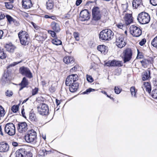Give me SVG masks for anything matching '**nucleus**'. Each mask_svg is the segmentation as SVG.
Instances as JSON below:
<instances>
[{"instance_id":"59","label":"nucleus","mask_w":157,"mask_h":157,"mask_svg":"<svg viewBox=\"0 0 157 157\" xmlns=\"http://www.w3.org/2000/svg\"><path fill=\"white\" fill-rule=\"evenodd\" d=\"M123 26V25L121 23L117 25V27L120 29H122Z\"/></svg>"},{"instance_id":"7","label":"nucleus","mask_w":157,"mask_h":157,"mask_svg":"<svg viewBox=\"0 0 157 157\" xmlns=\"http://www.w3.org/2000/svg\"><path fill=\"white\" fill-rule=\"evenodd\" d=\"M14 125L12 123H7L4 127V132L9 136H13L15 133Z\"/></svg>"},{"instance_id":"14","label":"nucleus","mask_w":157,"mask_h":157,"mask_svg":"<svg viewBox=\"0 0 157 157\" xmlns=\"http://www.w3.org/2000/svg\"><path fill=\"white\" fill-rule=\"evenodd\" d=\"M18 130L19 132L23 133L28 129V125L25 122H20L18 124Z\"/></svg>"},{"instance_id":"4","label":"nucleus","mask_w":157,"mask_h":157,"mask_svg":"<svg viewBox=\"0 0 157 157\" xmlns=\"http://www.w3.org/2000/svg\"><path fill=\"white\" fill-rule=\"evenodd\" d=\"M137 19L140 24H145L149 22L150 17L148 13L145 12H142L138 14Z\"/></svg>"},{"instance_id":"50","label":"nucleus","mask_w":157,"mask_h":157,"mask_svg":"<svg viewBox=\"0 0 157 157\" xmlns=\"http://www.w3.org/2000/svg\"><path fill=\"white\" fill-rule=\"evenodd\" d=\"M12 23H14V25L16 26H18L19 25V22L15 19L13 20Z\"/></svg>"},{"instance_id":"47","label":"nucleus","mask_w":157,"mask_h":157,"mask_svg":"<svg viewBox=\"0 0 157 157\" xmlns=\"http://www.w3.org/2000/svg\"><path fill=\"white\" fill-rule=\"evenodd\" d=\"M38 89L37 88H35L32 90V95H34L36 94L38 92Z\"/></svg>"},{"instance_id":"46","label":"nucleus","mask_w":157,"mask_h":157,"mask_svg":"<svg viewBox=\"0 0 157 157\" xmlns=\"http://www.w3.org/2000/svg\"><path fill=\"white\" fill-rule=\"evenodd\" d=\"M150 2L153 6H155L157 5V0H150Z\"/></svg>"},{"instance_id":"37","label":"nucleus","mask_w":157,"mask_h":157,"mask_svg":"<svg viewBox=\"0 0 157 157\" xmlns=\"http://www.w3.org/2000/svg\"><path fill=\"white\" fill-rule=\"evenodd\" d=\"M95 91V89H92L91 88H89L86 90L82 92V94H88L90 93L91 92H93Z\"/></svg>"},{"instance_id":"61","label":"nucleus","mask_w":157,"mask_h":157,"mask_svg":"<svg viewBox=\"0 0 157 157\" xmlns=\"http://www.w3.org/2000/svg\"><path fill=\"white\" fill-rule=\"evenodd\" d=\"M105 65L108 66H111V62H108L105 63Z\"/></svg>"},{"instance_id":"42","label":"nucleus","mask_w":157,"mask_h":157,"mask_svg":"<svg viewBox=\"0 0 157 157\" xmlns=\"http://www.w3.org/2000/svg\"><path fill=\"white\" fill-rule=\"evenodd\" d=\"M114 91L115 93L118 94L121 92V89L118 86H115L114 88Z\"/></svg>"},{"instance_id":"8","label":"nucleus","mask_w":157,"mask_h":157,"mask_svg":"<svg viewBox=\"0 0 157 157\" xmlns=\"http://www.w3.org/2000/svg\"><path fill=\"white\" fill-rule=\"evenodd\" d=\"M130 33L136 37L140 36L142 33V30L139 27L134 25H132L130 27Z\"/></svg>"},{"instance_id":"6","label":"nucleus","mask_w":157,"mask_h":157,"mask_svg":"<svg viewBox=\"0 0 157 157\" xmlns=\"http://www.w3.org/2000/svg\"><path fill=\"white\" fill-rule=\"evenodd\" d=\"M132 51L130 48L124 50L122 53V58L124 63L130 61L132 58Z\"/></svg>"},{"instance_id":"3","label":"nucleus","mask_w":157,"mask_h":157,"mask_svg":"<svg viewBox=\"0 0 157 157\" xmlns=\"http://www.w3.org/2000/svg\"><path fill=\"white\" fill-rule=\"evenodd\" d=\"M18 36L21 44L25 46L29 44V38L27 33L25 31H21L19 32Z\"/></svg>"},{"instance_id":"62","label":"nucleus","mask_w":157,"mask_h":157,"mask_svg":"<svg viewBox=\"0 0 157 157\" xmlns=\"http://www.w3.org/2000/svg\"><path fill=\"white\" fill-rule=\"evenodd\" d=\"M0 134L2 136H3V134L2 132V126L1 125L0 126Z\"/></svg>"},{"instance_id":"29","label":"nucleus","mask_w":157,"mask_h":157,"mask_svg":"<svg viewBox=\"0 0 157 157\" xmlns=\"http://www.w3.org/2000/svg\"><path fill=\"white\" fill-rule=\"evenodd\" d=\"M130 91L132 96L134 98H136L137 96L136 95V93L137 92V90H136L134 87L132 86L131 87Z\"/></svg>"},{"instance_id":"26","label":"nucleus","mask_w":157,"mask_h":157,"mask_svg":"<svg viewBox=\"0 0 157 157\" xmlns=\"http://www.w3.org/2000/svg\"><path fill=\"white\" fill-rule=\"evenodd\" d=\"M47 8L48 10L52 9L54 6V2L53 0H48L46 2Z\"/></svg>"},{"instance_id":"60","label":"nucleus","mask_w":157,"mask_h":157,"mask_svg":"<svg viewBox=\"0 0 157 157\" xmlns=\"http://www.w3.org/2000/svg\"><path fill=\"white\" fill-rule=\"evenodd\" d=\"M41 151H42V152L43 153V154H41L40 155H44V156H45V152H47V151L45 150L40 151V153H41ZM47 152H48V151H47Z\"/></svg>"},{"instance_id":"49","label":"nucleus","mask_w":157,"mask_h":157,"mask_svg":"<svg viewBox=\"0 0 157 157\" xmlns=\"http://www.w3.org/2000/svg\"><path fill=\"white\" fill-rule=\"evenodd\" d=\"M25 154V155L24 157H32V155L30 152H28L26 151V153Z\"/></svg>"},{"instance_id":"21","label":"nucleus","mask_w":157,"mask_h":157,"mask_svg":"<svg viewBox=\"0 0 157 157\" xmlns=\"http://www.w3.org/2000/svg\"><path fill=\"white\" fill-rule=\"evenodd\" d=\"M22 6L25 9H29L32 7L33 4L31 0H23Z\"/></svg>"},{"instance_id":"27","label":"nucleus","mask_w":157,"mask_h":157,"mask_svg":"<svg viewBox=\"0 0 157 157\" xmlns=\"http://www.w3.org/2000/svg\"><path fill=\"white\" fill-rule=\"evenodd\" d=\"M141 1L140 0H134L132 2V6L135 8H137L141 5Z\"/></svg>"},{"instance_id":"17","label":"nucleus","mask_w":157,"mask_h":157,"mask_svg":"<svg viewBox=\"0 0 157 157\" xmlns=\"http://www.w3.org/2000/svg\"><path fill=\"white\" fill-rule=\"evenodd\" d=\"M124 19L126 25H129L133 22L132 14L125 13Z\"/></svg>"},{"instance_id":"52","label":"nucleus","mask_w":157,"mask_h":157,"mask_svg":"<svg viewBox=\"0 0 157 157\" xmlns=\"http://www.w3.org/2000/svg\"><path fill=\"white\" fill-rule=\"evenodd\" d=\"M21 113L22 116L24 118H26V117L25 115V112L24 109H22Z\"/></svg>"},{"instance_id":"9","label":"nucleus","mask_w":157,"mask_h":157,"mask_svg":"<svg viewBox=\"0 0 157 157\" xmlns=\"http://www.w3.org/2000/svg\"><path fill=\"white\" fill-rule=\"evenodd\" d=\"M19 72L22 75L29 78H31L33 77V75L29 69L27 67H22L19 70Z\"/></svg>"},{"instance_id":"1","label":"nucleus","mask_w":157,"mask_h":157,"mask_svg":"<svg viewBox=\"0 0 157 157\" xmlns=\"http://www.w3.org/2000/svg\"><path fill=\"white\" fill-rule=\"evenodd\" d=\"M78 76L76 74H72L68 76L67 78L65 81L66 85L69 86L70 92L74 93L77 90L79 84L76 82L78 80Z\"/></svg>"},{"instance_id":"31","label":"nucleus","mask_w":157,"mask_h":157,"mask_svg":"<svg viewBox=\"0 0 157 157\" xmlns=\"http://www.w3.org/2000/svg\"><path fill=\"white\" fill-rule=\"evenodd\" d=\"M13 2V0H12V1L10 2H5V5L6 7L8 9H12L13 7V5L12 4Z\"/></svg>"},{"instance_id":"33","label":"nucleus","mask_w":157,"mask_h":157,"mask_svg":"<svg viewBox=\"0 0 157 157\" xmlns=\"http://www.w3.org/2000/svg\"><path fill=\"white\" fill-rule=\"evenodd\" d=\"M151 96L153 98L157 99V89H155L152 91Z\"/></svg>"},{"instance_id":"48","label":"nucleus","mask_w":157,"mask_h":157,"mask_svg":"<svg viewBox=\"0 0 157 157\" xmlns=\"http://www.w3.org/2000/svg\"><path fill=\"white\" fill-rule=\"evenodd\" d=\"M146 40L145 38L143 39L139 43V44L141 46H143L146 43Z\"/></svg>"},{"instance_id":"56","label":"nucleus","mask_w":157,"mask_h":157,"mask_svg":"<svg viewBox=\"0 0 157 157\" xmlns=\"http://www.w3.org/2000/svg\"><path fill=\"white\" fill-rule=\"evenodd\" d=\"M5 114V110H3L1 111H0V115L1 117L3 116Z\"/></svg>"},{"instance_id":"24","label":"nucleus","mask_w":157,"mask_h":157,"mask_svg":"<svg viewBox=\"0 0 157 157\" xmlns=\"http://www.w3.org/2000/svg\"><path fill=\"white\" fill-rule=\"evenodd\" d=\"M143 88L144 87L146 89V90L148 93H150L151 90V85L148 82H144L143 86ZM144 90V88H143Z\"/></svg>"},{"instance_id":"10","label":"nucleus","mask_w":157,"mask_h":157,"mask_svg":"<svg viewBox=\"0 0 157 157\" xmlns=\"http://www.w3.org/2000/svg\"><path fill=\"white\" fill-rule=\"evenodd\" d=\"M92 16L93 20L98 21L101 18V14L99 8L98 7H94L92 10Z\"/></svg>"},{"instance_id":"39","label":"nucleus","mask_w":157,"mask_h":157,"mask_svg":"<svg viewBox=\"0 0 157 157\" xmlns=\"http://www.w3.org/2000/svg\"><path fill=\"white\" fill-rule=\"evenodd\" d=\"M8 21L11 24L12 23V21L14 19L12 18L11 16L8 15H6V16Z\"/></svg>"},{"instance_id":"5","label":"nucleus","mask_w":157,"mask_h":157,"mask_svg":"<svg viewBox=\"0 0 157 157\" xmlns=\"http://www.w3.org/2000/svg\"><path fill=\"white\" fill-rule=\"evenodd\" d=\"M36 133L33 129L29 130L25 136V140L28 143L34 142L36 141Z\"/></svg>"},{"instance_id":"13","label":"nucleus","mask_w":157,"mask_h":157,"mask_svg":"<svg viewBox=\"0 0 157 157\" xmlns=\"http://www.w3.org/2000/svg\"><path fill=\"white\" fill-rule=\"evenodd\" d=\"M90 18V14L88 10L85 9L82 11L79 14V18L82 21L89 20Z\"/></svg>"},{"instance_id":"32","label":"nucleus","mask_w":157,"mask_h":157,"mask_svg":"<svg viewBox=\"0 0 157 157\" xmlns=\"http://www.w3.org/2000/svg\"><path fill=\"white\" fill-rule=\"evenodd\" d=\"M142 66L146 67L149 63V61L147 59H144L140 61Z\"/></svg>"},{"instance_id":"55","label":"nucleus","mask_w":157,"mask_h":157,"mask_svg":"<svg viewBox=\"0 0 157 157\" xmlns=\"http://www.w3.org/2000/svg\"><path fill=\"white\" fill-rule=\"evenodd\" d=\"M12 145L14 147H17L18 145V144L17 142L14 141H12L11 142Z\"/></svg>"},{"instance_id":"53","label":"nucleus","mask_w":157,"mask_h":157,"mask_svg":"<svg viewBox=\"0 0 157 157\" xmlns=\"http://www.w3.org/2000/svg\"><path fill=\"white\" fill-rule=\"evenodd\" d=\"M82 0H77L76 1L75 4L77 6H78L82 3Z\"/></svg>"},{"instance_id":"19","label":"nucleus","mask_w":157,"mask_h":157,"mask_svg":"<svg viewBox=\"0 0 157 157\" xmlns=\"http://www.w3.org/2000/svg\"><path fill=\"white\" fill-rule=\"evenodd\" d=\"M26 151L24 148H21L17 150L15 153L16 157H24Z\"/></svg>"},{"instance_id":"36","label":"nucleus","mask_w":157,"mask_h":157,"mask_svg":"<svg viewBox=\"0 0 157 157\" xmlns=\"http://www.w3.org/2000/svg\"><path fill=\"white\" fill-rule=\"evenodd\" d=\"M6 55L3 49H1L0 48V58L3 59L6 57Z\"/></svg>"},{"instance_id":"54","label":"nucleus","mask_w":157,"mask_h":157,"mask_svg":"<svg viewBox=\"0 0 157 157\" xmlns=\"http://www.w3.org/2000/svg\"><path fill=\"white\" fill-rule=\"evenodd\" d=\"M116 61L115 60H113L111 61V66H116Z\"/></svg>"},{"instance_id":"35","label":"nucleus","mask_w":157,"mask_h":157,"mask_svg":"<svg viewBox=\"0 0 157 157\" xmlns=\"http://www.w3.org/2000/svg\"><path fill=\"white\" fill-rule=\"evenodd\" d=\"M151 44L153 47L157 48V36L155 37L151 42Z\"/></svg>"},{"instance_id":"2","label":"nucleus","mask_w":157,"mask_h":157,"mask_svg":"<svg viewBox=\"0 0 157 157\" xmlns=\"http://www.w3.org/2000/svg\"><path fill=\"white\" fill-rule=\"evenodd\" d=\"M114 33L110 29H106L102 30L99 33V38L102 40L108 41L113 37Z\"/></svg>"},{"instance_id":"63","label":"nucleus","mask_w":157,"mask_h":157,"mask_svg":"<svg viewBox=\"0 0 157 157\" xmlns=\"http://www.w3.org/2000/svg\"><path fill=\"white\" fill-rule=\"evenodd\" d=\"M3 31L2 30H0V39H1L3 36Z\"/></svg>"},{"instance_id":"25","label":"nucleus","mask_w":157,"mask_h":157,"mask_svg":"<svg viewBox=\"0 0 157 157\" xmlns=\"http://www.w3.org/2000/svg\"><path fill=\"white\" fill-rule=\"evenodd\" d=\"M63 61L66 64L72 63L74 61L73 58L69 56H66L64 57Z\"/></svg>"},{"instance_id":"23","label":"nucleus","mask_w":157,"mask_h":157,"mask_svg":"<svg viewBox=\"0 0 157 157\" xmlns=\"http://www.w3.org/2000/svg\"><path fill=\"white\" fill-rule=\"evenodd\" d=\"M28 85V80L26 78V77H24L21 82V83L19 84L21 86L19 90H22L24 88L26 87Z\"/></svg>"},{"instance_id":"34","label":"nucleus","mask_w":157,"mask_h":157,"mask_svg":"<svg viewBox=\"0 0 157 157\" xmlns=\"http://www.w3.org/2000/svg\"><path fill=\"white\" fill-rule=\"evenodd\" d=\"M19 106L17 105H14L11 108L12 111L14 113H16L18 110Z\"/></svg>"},{"instance_id":"45","label":"nucleus","mask_w":157,"mask_h":157,"mask_svg":"<svg viewBox=\"0 0 157 157\" xmlns=\"http://www.w3.org/2000/svg\"><path fill=\"white\" fill-rule=\"evenodd\" d=\"M123 63L121 61H116V66L121 67L123 66Z\"/></svg>"},{"instance_id":"43","label":"nucleus","mask_w":157,"mask_h":157,"mask_svg":"<svg viewBox=\"0 0 157 157\" xmlns=\"http://www.w3.org/2000/svg\"><path fill=\"white\" fill-rule=\"evenodd\" d=\"M86 80L90 82H92L94 81V79L91 76L88 75H87Z\"/></svg>"},{"instance_id":"64","label":"nucleus","mask_w":157,"mask_h":157,"mask_svg":"<svg viewBox=\"0 0 157 157\" xmlns=\"http://www.w3.org/2000/svg\"><path fill=\"white\" fill-rule=\"evenodd\" d=\"M56 103L57 105H58L60 103V101L58 100L57 99H56Z\"/></svg>"},{"instance_id":"16","label":"nucleus","mask_w":157,"mask_h":157,"mask_svg":"<svg viewBox=\"0 0 157 157\" xmlns=\"http://www.w3.org/2000/svg\"><path fill=\"white\" fill-rule=\"evenodd\" d=\"M151 71L149 69H147L142 73V79L143 81L148 80L151 78Z\"/></svg>"},{"instance_id":"15","label":"nucleus","mask_w":157,"mask_h":157,"mask_svg":"<svg viewBox=\"0 0 157 157\" xmlns=\"http://www.w3.org/2000/svg\"><path fill=\"white\" fill-rule=\"evenodd\" d=\"M9 146L7 143L4 141L0 142V152H5L8 151Z\"/></svg>"},{"instance_id":"12","label":"nucleus","mask_w":157,"mask_h":157,"mask_svg":"<svg viewBox=\"0 0 157 157\" xmlns=\"http://www.w3.org/2000/svg\"><path fill=\"white\" fill-rule=\"evenodd\" d=\"M116 41L117 45L120 48L124 47L126 45L123 35H118L116 36Z\"/></svg>"},{"instance_id":"38","label":"nucleus","mask_w":157,"mask_h":157,"mask_svg":"<svg viewBox=\"0 0 157 157\" xmlns=\"http://www.w3.org/2000/svg\"><path fill=\"white\" fill-rule=\"evenodd\" d=\"M13 94V93L12 91L9 90H7L5 92L6 95L8 97H11Z\"/></svg>"},{"instance_id":"51","label":"nucleus","mask_w":157,"mask_h":157,"mask_svg":"<svg viewBox=\"0 0 157 157\" xmlns=\"http://www.w3.org/2000/svg\"><path fill=\"white\" fill-rule=\"evenodd\" d=\"M20 62H14L12 63L11 64H10L9 66V67H12L13 66H14L16 65L17 64H18Z\"/></svg>"},{"instance_id":"58","label":"nucleus","mask_w":157,"mask_h":157,"mask_svg":"<svg viewBox=\"0 0 157 157\" xmlns=\"http://www.w3.org/2000/svg\"><path fill=\"white\" fill-rule=\"evenodd\" d=\"M46 36H40V40L41 41H44L45 40V39L46 38Z\"/></svg>"},{"instance_id":"41","label":"nucleus","mask_w":157,"mask_h":157,"mask_svg":"<svg viewBox=\"0 0 157 157\" xmlns=\"http://www.w3.org/2000/svg\"><path fill=\"white\" fill-rule=\"evenodd\" d=\"M74 36L75 40L78 41L79 40V34L77 32H75L73 34Z\"/></svg>"},{"instance_id":"30","label":"nucleus","mask_w":157,"mask_h":157,"mask_svg":"<svg viewBox=\"0 0 157 157\" xmlns=\"http://www.w3.org/2000/svg\"><path fill=\"white\" fill-rule=\"evenodd\" d=\"M29 117L30 120L32 121H36V118L35 114L33 113H29Z\"/></svg>"},{"instance_id":"22","label":"nucleus","mask_w":157,"mask_h":157,"mask_svg":"<svg viewBox=\"0 0 157 157\" xmlns=\"http://www.w3.org/2000/svg\"><path fill=\"white\" fill-rule=\"evenodd\" d=\"M98 50L102 54L105 55L108 52V47L104 45H98L97 47Z\"/></svg>"},{"instance_id":"57","label":"nucleus","mask_w":157,"mask_h":157,"mask_svg":"<svg viewBox=\"0 0 157 157\" xmlns=\"http://www.w3.org/2000/svg\"><path fill=\"white\" fill-rule=\"evenodd\" d=\"M5 17V16L4 14L0 13V21L4 18Z\"/></svg>"},{"instance_id":"40","label":"nucleus","mask_w":157,"mask_h":157,"mask_svg":"<svg viewBox=\"0 0 157 157\" xmlns=\"http://www.w3.org/2000/svg\"><path fill=\"white\" fill-rule=\"evenodd\" d=\"M48 33L50 34L52 37H56V32L54 30H49L48 31Z\"/></svg>"},{"instance_id":"28","label":"nucleus","mask_w":157,"mask_h":157,"mask_svg":"<svg viewBox=\"0 0 157 157\" xmlns=\"http://www.w3.org/2000/svg\"><path fill=\"white\" fill-rule=\"evenodd\" d=\"M52 44L56 45H61L62 43L61 40L58 39L57 38H54L52 39Z\"/></svg>"},{"instance_id":"20","label":"nucleus","mask_w":157,"mask_h":157,"mask_svg":"<svg viewBox=\"0 0 157 157\" xmlns=\"http://www.w3.org/2000/svg\"><path fill=\"white\" fill-rule=\"evenodd\" d=\"M52 29L56 33H59L60 31V26L58 23L55 22H52L51 25Z\"/></svg>"},{"instance_id":"44","label":"nucleus","mask_w":157,"mask_h":157,"mask_svg":"<svg viewBox=\"0 0 157 157\" xmlns=\"http://www.w3.org/2000/svg\"><path fill=\"white\" fill-rule=\"evenodd\" d=\"M78 67L77 65H75L70 70L71 72H73V71H77Z\"/></svg>"},{"instance_id":"18","label":"nucleus","mask_w":157,"mask_h":157,"mask_svg":"<svg viewBox=\"0 0 157 157\" xmlns=\"http://www.w3.org/2000/svg\"><path fill=\"white\" fill-rule=\"evenodd\" d=\"M5 47L6 50L8 52L11 53H13L16 48L15 46L13 45L12 43L7 44H6Z\"/></svg>"},{"instance_id":"11","label":"nucleus","mask_w":157,"mask_h":157,"mask_svg":"<svg viewBox=\"0 0 157 157\" xmlns=\"http://www.w3.org/2000/svg\"><path fill=\"white\" fill-rule=\"evenodd\" d=\"M39 113L42 115H47L49 113V109L48 105L44 103H42L41 107H37Z\"/></svg>"}]
</instances>
